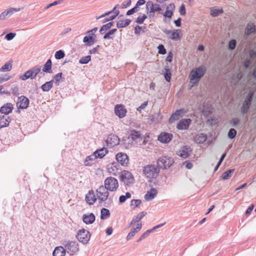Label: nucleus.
Here are the masks:
<instances>
[{
  "label": "nucleus",
  "instance_id": "4c0bfd02",
  "mask_svg": "<svg viewBox=\"0 0 256 256\" xmlns=\"http://www.w3.org/2000/svg\"><path fill=\"white\" fill-rule=\"evenodd\" d=\"M117 30L116 28H113L107 32L105 34L104 36V38L105 40H113L114 38V34L116 32Z\"/></svg>",
  "mask_w": 256,
  "mask_h": 256
},
{
  "label": "nucleus",
  "instance_id": "bf43d9fd",
  "mask_svg": "<svg viewBox=\"0 0 256 256\" xmlns=\"http://www.w3.org/2000/svg\"><path fill=\"white\" fill-rule=\"evenodd\" d=\"M11 92L14 95L18 96L19 94V88L17 86H12L11 88Z\"/></svg>",
  "mask_w": 256,
  "mask_h": 256
},
{
  "label": "nucleus",
  "instance_id": "f257e3e1",
  "mask_svg": "<svg viewBox=\"0 0 256 256\" xmlns=\"http://www.w3.org/2000/svg\"><path fill=\"white\" fill-rule=\"evenodd\" d=\"M206 71L204 66H200L193 68L190 72V82L194 85L198 84L201 78L204 76Z\"/></svg>",
  "mask_w": 256,
  "mask_h": 256
},
{
  "label": "nucleus",
  "instance_id": "72a5a7b5",
  "mask_svg": "<svg viewBox=\"0 0 256 256\" xmlns=\"http://www.w3.org/2000/svg\"><path fill=\"white\" fill-rule=\"evenodd\" d=\"M146 214V212H140L136 217V218H134L132 220V222L130 223V225H132L136 223H141V222H140V220L145 216Z\"/></svg>",
  "mask_w": 256,
  "mask_h": 256
},
{
  "label": "nucleus",
  "instance_id": "7ed1b4c3",
  "mask_svg": "<svg viewBox=\"0 0 256 256\" xmlns=\"http://www.w3.org/2000/svg\"><path fill=\"white\" fill-rule=\"evenodd\" d=\"M109 190H108L104 186H100L96 190V198L100 202H104L108 200V202H112V200L109 196Z\"/></svg>",
  "mask_w": 256,
  "mask_h": 256
},
{
  "label": "nucleus",
  "instance_id": "a19ab883",
  "mask_svg": "<svg viewBox=\"0 0 256 256\" xmlns=\"http://www.w3.org/2000/svg\"><path fill=\"white\" fill-rule=\"evenodd\" d=\"M110 216V210L106 208H102L100 212V218L101 220H104Z\"/></svg>",
  "mask_w": 256,
  "mask_h": 256
},
{
  "label": "nucleus",
  "instance_id": "79ce46f5",
  "mask_svg": "<svg viewBox=\"0 0 256 256\" xmlns=\"http://www.w3.org/2000/svg\"><path fill=\"white\" fill-rule=\"evenodd\" d=\"M94 42V38H92V36H86L83 39V42L86 43L87 46L92 45Z\"/></svg>",
  "mask_w": 256,
  "mask_h": 256
},
{
  "label": "nucleus",
  "instance_id": "2eb2a0df",
  "mask_svg": "<svg viewBox=\"0 0 256 256\" xmlns=\"http://www.w3.org/2000/svg\"><path fill=\"white\" fill-rule=\"evenodd\" d=\"M192 150L188 146H182L178 152L177 154L180 157L186 158L190 156Z\"/></svg>",
  "mask_w": 256,
  "mask_h": 256
},
{
  "label": "nucleus",
  "instance_id": "c756f323",
  "mask_svg": "<svg viewBox=\"0 0 256 256\" xmlns=\"http://www.w3.org/2000/svg\"><path fill=\"white\" fill-rule=\"evenodd\" d=\"M194 139L196 142L202 144L206 140L207 136L204 134L200 133L196 135Z\"/></svg>",
  "mask_w": 256,
  "mask_h": 256
},
{
  "label": "nucleus",
  "instance_id": "9d476101",
  "mask_svg": "<svg viewBox=\"0 0 256 256\" xmlns=\"http://www.w3.org/2000/svg\"><path fill=\"white\" fill-rule=\"evenodd\" d=\"M117 162L124 166H126L129 163V158L128 155L124 152H118L116 156Z\"/></svg>",
  "mask_w": 256,
  "mask_h": 256
},
{
  "label": "nucleus",
  "instance_id": "bb28decb",
  "mask_svg": "<svg viewBox=\"0 0 256 256\" xmlns=\"http://www.w3.org/2000/svg\"><path fill=\"white\" fill-rule=\"evenodd\" d=\"M164 224H160L158 225H157L155 226H154L152 228V229H150V230H147L146 231L144 234H142L140 238L138 240V242H140V241L142 240H144V238H147L150 234L155 229H156L158 228H159L161 226H164Z\"/></svg>",
  "mask_w": 256,
  "mask_h": 256
},
{
  "label": "nucleus",
  "instance_id": "ddd939ff",
  "mask_svg": "<svg viewBox=\"0 0 256 256\" xmlns=\"http://www.w3.org/2000/svg\"><path fill=\"white\" fill-rule=\"evenodd\" d=\"M30 100L25 96H22L18 98L16 106L18 108L26 109L29 105Z\"/></svg>",
  "mask_w": 256,
  "mask_h": 256
},
{
  "label": "nucleus",
  "instance_id": "c03bdc74",
  "mask_svg": "<svg viewBox=\"0 0 256 256\" xmlns=\"http://www.w3.org/2000/svg\"><path fill=\"white\" fill-rule=\"evenodd\" d=\"M234 171V169H230L225 172L222 175V180H228L230 178Z\"/></svg>",
  "mask_w": 256,
  "mask_h": 256
},
{
  "label": "nucleus",
  "instance_id": "1a4fd4ad",
  "mask_svg": "<svg viewBox=\"0 0 256 256\" xmlns=\"http://www.w3.org/2000/svg\"><path fill=\"white\" fill-rule=\"evenodd\" d=\"M252 100V94H248L246 98L244 100L242 106L241 108V112L243 114L248 113L250 106Z\"/></svg>",
  "mask_w": 256,
  "mask_h": 256
},
{
  "label": "nucleus",
  "instance_id": "4be33fe9",
  "mask_svg": "<svg viewBox=\"0 0 256 256\" xmlns=\"http://www.w3.org/2000/svg\"><path fill=\"white\" fill-rule=\"evenodd\" d=\"M10 121L11 118L10 116L6 115L0 116V128L8 126Z\"/></svg>",
  "mask_w": 256,
  "mask_h": 256
},
{
  "label": "nucleus",
  "instance_id": "2f4dec72",
  "mask_svg": "<svg viewBox=\"0 0 256 256\" xmlns=\"http://www.w3.org/2000/svg\"><path fill=\"white\" fill-rule=\"evenodd\" d=\"M108 152V150L106 148H100V150H98L96 151H95L94 153L97 158H102Z\"/></svg>",
  "mask_w": 256,
  "mask_h": 256
},
{
  "label": "nucleus",
  "instance_id": "69168bd1",
  "mask_svg": "<svg viewBox=\"0 0 256 256\" xmlns=\"http://www.w3.org/2000/svg\"><path fill=\"white\" fill-rule=\"evenodd\" d=\"M62 0H57V1H54V2L49 4L48 5L46 6V9L47 8H48L52 6H56L57 4H62Z\"/></svg>",
  "mask_w": 256,
  "mask_h": 256
},
{
  "label": "nucleus",
  "instance_id": "e433bc0d",
  "mask_svg": "<svg viewBox=\"0 0 256 256\" xmlns=\"http://www.w3.org/2000/svg\"><path fill=\"white\" fill-rule=\"evenodd\" d=\"M54 81V80H51L42 84L41 86L42 91L44 92H48L52 87Z\"/></svg>",
  "mask_w": 256,
  "mask_h": 256
},
{
  "label": "nucleus",
  "instance_id": "5fc2aeb1",
  "mask_svg": "<svg viewBox=\"0 0 256 256\" xmlns=\"http://www.w3.org/2000/svg\"><path fill=\"white\" fill-rule=\"evenodd\" d=\"M223 12L222 9H213L210 10V14L216 17L218 16L220 14H221Z\"/></svg>",
  "mask_w": 256,
  "mask_h": 256
},
{
  "label": "nucleus",
  "instance_id": "338daca9",
  "mask_svg": "<svg viewBox=\"0 0 256 256\" xmlns=\"http://www.w3.org/2000/svg\"><path fill=\"white\" fill-rule=\"evenodd\" d=\"M179 12L182 16H184L186 14V10L184 4H182L180 6L179 10Z\"/></svg>",
  "mask_w": 256,
  "mask_h": 256
},
{
  "label": "nucleus",
  "instance_id": "37998d69",
  "mask_svg": "<svg viewBox=\"0 0 256 256\" xmlns=\"http://www.w3.org/2000/svg\"><path fill=\"white\" fill-rule=\"evenodd\" d=\"M113 22H110L106 24L103 25L100 30V32L102 34L104 32H106V30H108L112 26Z\"/></svg>",
  "mask_w": 256,
  "mask_h": 256
},
{
  "label": "nucleus",
  "instance_id": "0eeeda50",
  "mask_svg": "<svg viewBox=\"0 0 256 256\" xmlns=\"http://www.w3.org/2000/svg\"><path fill=\"white\" fill-rule=\"evenodd\" d=\"M174 163V160L170 157L162 156L157 161L158 168L164 170H166L170 168Z\"/></svg>",
  "mask_w": 256,
  "mask_h": 256
},
{
  "label": "nucleus",
  "instance_id": "f3484780",
  "mask_svg": "<svg viewBox=\"0 0 256 256\" xmlns=\"http://www.w3.org/2000/svg\"><path fill=\"white\" fill-rule=\"evenodd\" d=\"M20 8H10L4 10L0 14V20H4L6 18L10 17L14 12L20 11Z\"/></svg>",
  "mask_w": 256,
  "mask_h": 256
},
{
  "label": "nucleus",
  "instance_id": "0e129e2a",
  "mask_svg": "<svg viewBox=\"0 0 256 256\" xmlns=\"http://www.w3.org/2000/svg\"><path fill=\"white\" fill-rule=\"evenodd\" d=\"M16 34L15 33L10 32L6 35L5 38L8 40H10L14 38Z\"/></svg>",
  "mask_w": 256,
  "mask_h": 256
},
{
  "label": "nucleus",
  "instance_id": "20e7f679",
  "mask_svg": "<svg viewBox=\"0 0 256 256\" xmlns=\"http://www.w3.org/2000/svg\"><path fill=\"white\" fill-rule=\"evenodd\" d=\"M146 8H148L147 14L149 17L154 16V14L156 12H160L162 10V6L164 4L160 6V4L154 3L152 2L150 0L146 4Z\"/></svg>",
  "mask_w": 256,
  "mask_h": 256
},
{
  "label": "nucleus",
  "instance_id": "393cba45",
  "mask_svg": "<svg viewBox=\"0 0 256 256\" xmlns=\"http://www.w3.org/2000/svg\"><path fill=\"white\" fill-rule=\"evenodd\" d=\"M86 202L90 205L93 204L96 201V198L92 190L89 191L88 193L86 194Z\"/></svg>",
  "mask_w": 256,
  "mask_h": 256
},
{
  "label": "nucleus",
  "instance_id": "c9c22d12",
  "mask_svg": "<svg viewBox=\"0 0 256 256\" xmlns=\"http://www.w3.org/2000/svg\"><path fill=\"white\" fill-rule=\"evenodd\" d=\"M52 62L50 59H48L46 63L44 64L42 68V71L45 72L52 73Z\"/></svg>",
  "mask_w": 256,
  "mask_h": 256
},
{
  "label": "nucleus",
  "instance_id": "4468645a",
  "mask_svg": "<svg viewBox=\"0 0 256 256\" xmlns=\"http://www.w3.org/2000/svg\"><path fill=\"white\" fill-rule=\"evenodd\" d=\"M106 146L110 147H113L119 144L120 139L114 134H110L106 140Z\"/></svg>",
  "mask_w": 256,
  "mask_h": 256
},
{
  "label": "nucleus",
  "instance_id": "9b49d317",
  "mask_svg": "<svg viewBox=\"0 0 256 256\" xmlns=\"http://www.w3.org/2000/svg\"><path fill=\"white\" fill-rule=\"evenodd\" d=\"M108 172L112 175L116 176L120 171L119 164L116 162H113L107 166Z\"/></svg>",
  "mask_w": 256,
  "mask_h": 256
},
{
  "label": "nucleus",
  "instance_id": "09e8293b",
  "mask_svg": "<svg viewBox=\"0 0 256 256\" xmlns=\"http://www.w3.org/2000/svg\"><path fill=\"white\" fill-rule=\"evenodd\" d=\"M31 70V72L32 73V76L33 78V79L35 78L37 74L40 72L41 70V67H34L32 69H30Z\"/></svg>",
  "mask_w": 256,
  "mask_h": 256
},
{
  "label": "nucleus",
  "instance_id": "dca6fc26",
  "mask_svg": "<svg viewBox=\"0 0 256 256\" xmlns=\"http://www.w3.org/2000/svg\"><path fill=\"white\" fill-rule=\"evenodd\" d=\"M127 112V110L122 104H117L114 108V113L120 118H124Z\"/></svg>",
  "mask_w": 256,
  "mask_h": 256
},
{
  "label": "nucleus",
  "instance_id": "a878e982",
  "mask_svg": "<svg viewBox=\"0 0 256 256\" xmlns=\"http://www.w3.org/2000/svg\"><path fill=\"white\" fill-rule=\"evenodd\" d=\"M142 228V223H138L136 224V228L131 229L130 232L128 233L126 236L128 240L131 239L137 232H138Z\"/></svg>",
  "mask_w": 256,
  "mask_h": 256
},
{
  "label": "nucleus",
  "instance_id": "f03ea898",
  "mask_svg": "<svg viewBox=\"0 0 256 256\" xmlns=\"http://www.w3.org/2000/svg\"><path fill=\"white\" fill-rule=\"evenodd\" d=\"M142 172L144 176L147 178H154L158 176L160 169L156 165L148 164L144 167Z\"/></svg>",
  "mask_w": 256,
  "mask_h": 256
},
{
  "label": "nucleus",
  "instance_id": "6e6d98bb",
  "mask_svg": "<svg viewBox=\"0 0 256 256\" xmlns=\"http://www.w3.org/2000/svg\"><path fill=\"white\" fill-rule=\"evenodd\" d=\"M11 76L8 74H0V83L8 81L11 78Z\"/></svg>",
  "mask_w": 256,
  "mask_h": 256
},
{
  "label": "nucleus",
  "instance_id": "6e6552de",
  "mask_svg": "<svg viewBox=\"0 0 256 256\" xmlns=\"http://www.w3.org/2000/svg\"><path fill=\"white\" fill-rule=\"evenodd\" d=\"M77 238L79 242L84 244H87L90 238V234L86 230L82 229L78 231Z\"/></svg>",
  "mask_w": 256,
  "mask_h": 256
},
{
  "label": "nucleus",
  "instance_id": "f704fd0d",
  "mask_svg": "<svg viewBox=\"0 0 256 256\" xmlns=\"http://www.w3.org/2000/svg\"><path fill=\"white\" fill-rule=\"evenodd\" d=\"M12 62L9 61L6 62L4 66L0 68V72H10L12 68Z\"/></svg>",
  "mask_w": 256,
  "mask_h": 256
},
{
  "label": "nucleus",
  "instance_id": "3c124183",
  "mask_svg": "<svg viewBox=\"0 0 256 256\" xmlns=\"http://www.w3.org/2000/svg\"><path fill=\"white\" fill-rule=\"evenodd\" d=\"M146 18V15L143 14L142 16H140L138 17L136 20V22L139 24H142Z\"/></svg>",
  "mask_w": 256,
  "mask_h": 256
},
{
  "label": "nucleus",
  "instance_id": "052dcab7",
  "mask_svg": "<svg viewBox=\"0 0 256 256\" xmlns=\"http://www.w3.org/2000/svg\"><path fill=\"white\" fill-rule=\"evenodd\" d=\"M236 42L235 40H232L229 42L228 48L230 50H234L236 46Z\"/></svg>",
  "mask_w": 256,
  "mask_h": 256
},
{
  "label": "nucleus",
  "instance_id": "473e14b6",
  "mask_svg": "<svg viewBox=\"0 0 256 256\" xmlns=\"http://www.w3.org/2000/svg\"><path fill=\"white\" fill-rule=\"evenodd\" d=\"M96 158L94 153L90 156H86L84 162V165L86 166H92L94 163Z\"/></svg>",
  "mask_w": 256,
  "mask_h": 256
},
{
  "label": "nucleus",
  "instance_id": "423d86ee",
  "mask_svg": "<svg viewBox=\"0 0 256 256\" xmlns=\"http://www.w3.org/2000/svg\"><path fill=\"white\" fill-rule=\"evenodd\" d=\"M63 245L68 254L71 256L74 254L79 250L78 244L76 242L66 240Z\"/></svg>",
  "mask_w": 256,
  "mask_h": 256
},
{
  "label": "nucleus",
  "instance_id": "c85d7f7f",
  "mask_svg": "<svg viewBox=\"0 0 256 256\" xmlns=\"http://www.w3.org/2000/svg\"><path fill=\"white\" fill-rule=\"evenodd\" d=\"M66 250L63 246H58L55 248L53 252V256H64Z\"/></svg>",
  "mask_w": 256,
  "mask_h": 256
},
{
  "label": "nucleus",
  "instance_id": "cd10ccee",
  "mask_svg": "<svg viewBox=\"0 0 256 256\" xmlns=\"http://www.w3.org/2000/svg\"><path fill=\"white\" fill-rule=\"evenodd\" d=\"M256 32V26L253 24H248L246 28L244 37L247 38L250 34L254 33Z\"/></svg>",
  "mask_w": 256,
  "mask_h": 256
},
{
  "label": "nucleus",
  "instance_id": "7c9ffc66",
  "mask_svg": "<svg viewBox=\"0 0 256 256\" xmlns=\"http://www.w3.org/2000/svg\"><path fill=\"white\" fill-rule=\"evenodd\" d=\"M181 32L180 30H174L172 31L169 38L172 40L178 41L180 39V32Z\"/></svg>",
  "mask_w": 256,
  "mask_h": 256
},
{
  "label": "nucleus",
  "instance_id": "de8ad7c7",
  "mask_svg": "<svg viewBox=\"0 0 256 256\" xmlns=\"http://www.w3.org/2000/svg\"><path fill=\"white\" fill-rule=\"evenodd\" d=\"M165 72L164 74V76L166 82H170L171 80V72L168 67L165 68Z\"/></svg>",
  "mask_w": 256,
  "mask_h": 256
},
{
  "label": "nucleus",
  "instance_id": "a18cd8bd",
  "mask_svg": "<svg viewBox=\"0 0 256 256\" xmlns=\"http://www.w3.org/2000/svg\"><path fill=\"white\" fill-rule=\"evenodd\" d=\"M20 78L22 80H26L29 78L32 80L33 78L32 76L31 70H28L26 71L22 76H20Z\"/></svg>",
  "mask_w": 256,
  "mask_h": 256
},
{
  "label": "nucleus",
  "instance_id": "b1692460",
  "mask_svg": "<svg viewBox=\"0 0 256 256\" xmlns=\"http://www.w3.org/2000/svg\"><path fill=\"white\" fill-rule=\"evenodd\" d=\"M82 220L87 224H92L95 220V216L92 213L84 214L82 216Z\"/></svg>",
  "mask_w": 256,
  "mask_h": 256
},
{
  "label": "nucleus",
  "instance_id": "aec40b11",
  "mask_svg": "<svg viewBox=\"0 0 256 256\" xmlns=\"http://www.w3.org/2000/svg\"><path fill=\"white\" fill-rule=\"evenodd\" d=\"M186 112L184 109H180L175 112L169 119L170 123H172L176 120H178L180 117L182 116Z\"/></svg>",
  "mask_w": 256,
  "mask_h": 256
},
{
  "label": "nucleus",
  "instance_id": "58836bf2",
  "mask_svg": "<svg viewBox=\"0 0 256 256\" xmlns=\"http://www.w3.org/2000/svg\"><path fill=\"white\" fill-rule=\"evenodd\" d=\"M131 22L130 19H126L124 20H119L116 24V27L118 28H124L128 26Z\"/></svg>",
  "mask_w": 256,
  "mask_h": 256
},
{
  "label": "nucleus",
  "instance_id": "49530a36",
  "mask_svg": "<svg viewBox=\"0 0 256 256\" xmlns=\"http://www.w3.org/2000/svg\"><path fill=\"white\" fill-rule=\"evenodd\" d=\"M132 196V195L130 192H126V195H122L120 196L119 198V202L121 204L124 203L126 202V200L130 198Z\"/></svg>",
  "mask_w": 256,
  "mask_h": 256
},
{
  "label": "nucleus",
  "instance_id": "ea45409f",
  "mask_svg": "<svg viewBox=\"0 0 256 256\" xmlns=\"http://www.w3.org/2000/svg\"><path fill=\"white\" fill-rule=\"evenodd\" d=\"M120 8V6L119 4H116V6H115L113 8V9L112 10L102 14V15H101L99 16H96V19L99 20L101 18H102L106 16H109L110 14H112V13H114V12L116 10H117L116 9Z\"/></svg>",
  "mask_w": 256,
  "mask_h": 256
},
{
  "label": "nucleus",
  "instance_id": "f8f14e48",
  "mask_svg": "<svg viewBox=\"0 0 256 256\" xmlns=\"http://www.w3.org/2000/svg\"><path fill=\"white\" fill-rule=\"evenodd\" d=\"M121 180L128 184H132L134 181V178L130 172L128 170H124L122 172L120 176Z\"/></svg>",
  "mask_w": 256,
  "mask_h": 256
},
{
  "label": "nucleus",
  "instance_id": "5701e85b",
  "mask_svg": "<svg viewBox=\"0 0 256 256\" xmlns=\"http://www.w3.org/2000/svg\"><path fill=\"white\" fill-rule=\"evenodd\" d=\"M157 194V190L155 188H152L144 195V199L147 201L150 200L156 196Z\"/></svg>",
  "mask_w": 256,
  "mask_h": 256
},
{
  "label": "nucleus",
  "instance_id": "a211bd4d",
  "mask_svg": "<svg viewBox=\"0 0 256 256\" xmlns=\"http://www.w3.org/2000/svg\"><path fill=\"white\" fill-rule=\"evenodd\" d=\"M14 109V105L10 102L6 103L3 105L0 108V112L4 115L8 116V114L11 113Z\"/></svg>",
  "mask_w": 256,
  "mask_h": 256
},
{
  "label": "nucleus",
  "instance_id": "39448f33",
  "mask_svg": "<svg viewBox=\"0 0 256 256\" xmlns=\"http://www.w3.org/2000/svg\"><path fill=\"white\" fill-rule=\"evenodd\" d=\"M118 186V180L114 177H108L104 180V186L110 192H116Z\"/></svg>",
  "mask_w": 256,
  "mask_h": 256
},
{
  "label": "nucleus",
  "instance_id": "e2e57ef3",
  "mask_svg": "<svg viewBox=\"0 0 256 256\" xmlns=\"http://www.w3.org/2000/svg\"><path fill=\"white\" fill-rule=\"evenodd\" d=\"M132 4V0H128L126 2H124L121 5H120V8H124L128 7L130 6Z\"/></svg>",
  "mask_w": 256,
  "mask_h": 256
},
{
  "label": "nucleus",
  "instance_id": "774afa93",
  "mask_svg": "<svg viewBox=\"0 0 256 256\" xmlns=\"http://www.w3.org/2000/svg\"><path fill=\"white\" fill-rule=\"evenodd\" d=\"M166 10L172 11L174 12V10H175V5L174 3H170L166 6Z\"/></svg>",
  "mask_w": 256,
  "mask_h": 256
},
{
  "label": "nucleus",
  "instance_id": "680f3d73",
  "mask_svg": "<svg viewBox=\"0 0 256 256\" xmlns=\"http://www.w3.org/2000/svg\"><path fill=\"white\" fill-rule=\"evenodd\" d=\"M173 13L174 12H172L166 10V11L162 13V14L164 16L168 18H171L173 15Z\"/></svg>",
  "mask_w": 256,
  "mask_h": 256
},
{
  "label": "nucleus",
  "instance_id": "412c9836",
  "mask_svg": "<svg viewBox=\"0 0 256 256\" xmlns=\"http://www.w3.org/2000/svg\"><path fill=\"white\" fill-rule=\"evenodd\" d=\"M172 138V135L170 133H162L158 137V140L162 143H168Z\"/></svg>",
  "mask_w": 256,
  "mask_h": 256
},
{
  "label": "nucleus",
  "instance_id": "864d4df0",
  "mask_svg": "<svg viewBox=\"0 0 256 256\" xmlns=\"http://www.w3.org/2000/svg\"><path fill=\"white\" fill-rule=\"evenodd\" d=\"M236 134L237 132L235 129L230 128L228 132V137L230 139H233L236 137Z\"/></svg>",
  "mask_w": 256,
  "mask_h": 256
},
{
  "label": "nucleus",
  "instance_id": "13d9d810",
  "mask_svg": "<svg viewBox=\"0 0 256 256\" xmlns=\"http://www.w3.org/2000/svg\"><path fill=\"white\" fill-rule=\"evenodd\" d=\"M158 49L160 54H164L166 53V49L165 48L164 46L162 44H160L158 46Z\"/></svg>",
  "mask_w": 256,
  "mask_h": 256
},
{
  "label": "nucleus",
  "instance_id": "4d7b16f0",
  "mask_svg": "<svg viewBox=\"0 0 256 256\" xmlns=\"http://www.w3.org/2000/svg\"><path fill=\"white\" fill-rule=\"evenodd\" d=\"M140 200H132L130 202V206H134V208L138 207L141 204Z\"/></svg>",
  "mask_w": 256,
  "mask_h": 256
},
{
  "label": "nucleus",
  "instance_id": "6ab92c4d",
  "mask_svg": "<svg viewBox=\"0 0 256 256\" xmlns=\"http://www.w3.org/2000/svg\"><path fill=\"white\" fill-rule=\"evenodd\" d=\"M191 121L192 120L190 118L182 119L178 122L176 128L178 130H188L189 128Z\"/></svg>",
  "mask_w": 256,
  "mask_h": 256
},
{
  "label": "nucleus",
  "instance_id": "603ef678",
  "mask_svg": "<svg viewBox=\"0 0 256 256\" xmlns=\"http://www.w3.org/2000/svg\"><path fill=\"white\" fill-rule=\"evenodd\" d=\"M90 60V56H83L80 60L79 62L81 64H87Z\"/></svg>",
  "mask_w": 256,
  "mask_h": 256
},
{
  "label": "nucleus",
  "instance_id": "8fccbe9b",
  "mask_svg": "<svg viewBox=\"0 0 256 256\" xmlns=\"http://www.w3.org/2000/svg\"><path fill=\"white\" fill-rule=\"evenodd\" d=\"M65 56L64 52L62 50H59L58 51H56L55 53L54 56L56 59L57 60H60L62 58H64Z\"/></svg>",
  "mask_w": 256,
  "mask_h": 256
}]
</instances>
